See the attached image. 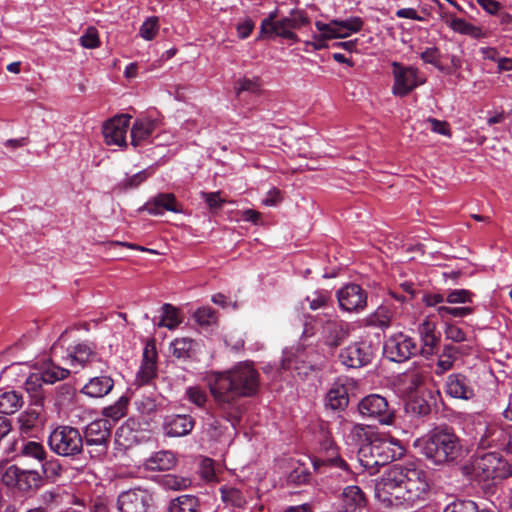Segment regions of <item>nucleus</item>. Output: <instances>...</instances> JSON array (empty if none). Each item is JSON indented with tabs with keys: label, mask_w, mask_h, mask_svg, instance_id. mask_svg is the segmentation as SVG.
Wrapping results in <instances>:
<instances>
[{
	"label": "nucleus",
	"mask_w": 512,
	"mask_h": 512,
	"mask_svg": "<svg viewBox=\"0 0 512 512\" xmlns=\"http://www.w3.org/2000/svg\"><path fill=\"white\" fill-rule=\"evenodd\" d=\"M152 500V494L146 489H129L118 496L117 509L119 512H148Z\"/></svg>",
	"instance_id": "16"
},
{
	"label": "nucleus",
	"mask_w": 512,
	"mask_h": 512,
	"mask_svg": "<svg viewBox=\"0 0 512 512\" xmlns=\"http://www.w3.org/2000/svg\"><path fill=\"white\" fill-rule=\"evenodd\" d=\"M392 320V312L386 306H379L373 313L365 318V325L369 327H378L386 329L390 326Z\"/></svg>",
	"instance_id": "37"
},
{
	"label": "nucleus",
	"mask_w": 512,
	"mask_h": 512,
	"mask_svg": "<svg viewBox=\"0 0 512 512\" xmlns=\"http://www.w3.org/2000/svg\"><path fill=\"white\" fill-rule=\"evenodd\" d=\"M47 443L53 453L72 460L84 452L82 433L78 428L69 425H59L53 429Z\"/></svg>",
	"instance_id": "6"
},
{
	"label": "nucleus",
	"mask_w": 512,
	"mask_h": 512,
	"mask_svg": "<svg viewBox=\"0 0 512 512\" xmlns=\"http://www.w3.org/2000/svg\"><path fill=\"white\" fill-rule=\"evenodd\" d=\"M200 501L194 495H181L171 500L168 512H198Z\"/></svg>",
	"instance_id": "36"
},
{
	"label": "nucleus",
	"mask_w": 512,
	"mask_h": 512,
	"mask_svg": "<svg viewBox=\"0 0 512 512\" xmlns=\"http://www.w3.org/2000/svg\"><path fill=\"white\" fill-rule=\"evenodd\" d=\"M315 27L319 32H321V38H325L326 40L339 38L336 26L332 24V20H330L328 23L316 21Z\"/></svg>",
	"instance_id": "57"
},
{
	"label": "nucleus",
	"mask_w": 512,
	"mask_h": 512,
	"mask_svg": "<svg viewBox=\"0 0 512 512\" xmlns=\"http://www.w3.org/2000/svg\"><path fill=\"white\" fill-rule=\"evenodd\" d=\"M342 506L355 512H363L367 506V498L358 486L350 485L343 490Z\"/></svg>",
	"instance_id": "25"
},
{
	"label": "nucleus",
	"mask_w": 512,
	"mask_h": 512,
	"mask_svg": "<svg viewBox=\"0 0 512 512\" xmlns=\"http://www.w3.org/2000/svg\"><path fill=\"white\" fill-rule=\"evenodd\" d=\"M278 9L271 11L261 21L258 38H270L273 36L290 40L293 43L300 41L294 30H299L310 23V19L304 10L291 9L288 16L278 18Z\"/></svg>",
	"instance_id": "5"
},
{
	"label": "nucleus",
	"mask_w": 512,
	"mask_h": 512,
	"mask_svg": "<svg viewBox=\"0 0 512 512\" xmlns=\"http://www.w3.org/2000/svg\"><path fill=\"white\" fill-rule=\"evenodd\" d=\"M221 499L226 505H230L234 508L244 509L247 501L243 493L235 488L222 486L220 488Z\"/></svg>",
	"instance_id": "40"
},
{
	"label": "nucleus",
	"mask_w": 512,
	"mask_h": 512,
	"mask_svg": "<svg viewBox=\"0 0 512 512\" xmlns=\"http://www.w3.org/2000/svg\"><path fill=\"white\" fill-rule=\"evenodd\" d=\"M418 352L419 348L415 340L403 333L390 336L384 343V353L393 362H404Z\"/></svg>",
	"instance_id": "12"
},
{
	"label": "nucleus",
	"mask_w": 512,
	"mask_h": 512,
	"mask_svg": "<svg viewBox=\"0 0 512 512\" xmlns=\"http://www.w3.org/2000/svg\"><path fill=\"white\" fill-rule=\"evenodd\" d=\"M13 475L17 488L23 492L37 490L44 484L42 475L35 470H22L14 467Z\"/></svg>",
	"instance_id": "23"
},
{
	"label": "nucleus",
	"mask_w": 512,
	"mask_h": 512,
	"mask_svg": "<svg viewBox=\"0 0 512 512\" xmlns=\"http://www.w3.org/2000/svg\"><path fill=\"white\" fill-rule=\"evenodd\" d=\"M474 312L472 307H448L439 306L437 307V313L442 319L448 318H462L468 316Z\"/></svg>",
	"instance_id": "44"
},
{
	"label": "nucleus",
	"mask_w": 512,
	"mask_h": 512,
	"mask_svg": "<svg viewBox=\"0 0 512 512\" xmlns=\"http://www.w3.org/2000/svg\"><path fill=\"white\" fill-rule=\"evenodd\" d=\"M310 472L304 466H298L293 469L287 478L288 483L294 485H302L310 480Z\"/></svg>",
	"instance_id": "54"
},
{
	"label": "nucleus",
	"mask_w": 512,
	"mask_h": 512,
	"mask_svg": "<svg viewBox=\"0 0 512 512\" xmlns=\"http://www.w3.org/2000/svg\"><path fill=\"white\" fill-rule=\"evenodd\" d=\"M40 374L43 377L45 384H54L57 381L67 378L70 374V370L60 367L53 361L49 360L43 363Z\"/></svg>",
	"instance_id": "35"
},
{
	"label": "nucleus",
	"mask_w": 512,
	"mask_h": 512,
	"mask_svg": "<svg viewBox=\"0 0 512 512\" xmlns=\"http://www.w3.org/2000/svg\"><path fill=\"white\" fill-rule=\"evenodd\" d=\"M162 316L158 322V327H166L169 330L175 329L181 322L182 318L179 315V310L169 303L163 304Z\"/></svg>",
	"instance_id": "42"
},
{
	"label": "nucleus",
	"mask_w": 512,
	"mask_h": 512,
	"mask_svg": "<svg viewBox=\"0 0 512 512\" xmlns=\"http://www.w3.org/2000/svg\"><path fill=\"white\" fill-rule=\"evenodd\" d=\"M426 472L416 463L394 464L375 485L379 500L389 505L413 503L428 491Z\"/></svg>",
	"instance_id": "2"
},
{
	"label": "nucleus",
	"mask_w": 512,
	"mask_h": 512,
	"mask_svg": "<svg viewBox=\"0 0 512 512\" xmlns=\"http://www.w3.org/2000/svg\"><path fill=\"white\" fill-rule=\"evenodd\" d=\"M332 24L336 26L339 38H347L353 33L361 31L364 21L358 16H353L343 20L332 19Z\"/></svg>",
	"instance_id": "32"
},
{
	"label": "nucleus",
	"mask_w": 512,
	"mask_h": 512,
	"mask_svg": "<svg viewBox=\"0 0 512 512\" xmlns=\"http://www.w3.org/2000/svg\"><path fill=\"white\" fill-rule=\"evenodd\" d=\"M305 353L303 351H298L297 353H285L282 361L281 367L284 370H293L298 375H307L309 371L314 370L315 364L311 361H306Z\"/></svg>",
	"instance_id": "24"
},
{
	"label": "nucleus",
	"mask_w": 512,
	"mask_h": 512,
	"mask_svg": "<svg viewBox=\"0 0 512 512\" xmlns=\"http://www.w3.org/2000/svg\"><path fill=\"white\" fill-rule=\"evenodd\" d=\"M447 23L457 33L468 35L475 39L487 37V33L481 27L468 23L464 19L451 16V20Z\"/></svg>",
	"instance_id": "33"
},
{
	"label": "nucleus",
	"mask_w": 512,
	"mask_h": 512,
	"mask_svg": "<svg viewBox=\"0 0 512 512\" xmlns=\"http://www.w3.org/2000/svg\"><path fill=\"white\" fill-rule=\"evenodd\" d=\"M130 119V115L121 114L104 123L102 133L108 145L126 146L125 139Z\"/></svg>",
	"instance_id": "17"
},
{
	"label": "nucleus",
	"mask_w": 512,
	"mask_h": 512,
	"mask_svg": "<svg viewBox=\"0 0 512 512\" xmlns=\"http://www.w3.org/2000/svg\"><path fill=\"white\" fill-rule=\"evenodd\" d=\"M113 386L114 381L109 376L93 377L82 388V393L93 398H101L107 395L113 389Z\"/></svg>",
	"instance_id": "26"
},
{
	"label": "nucleus",
	"mask_w": 512,
	"mask_h": 512,
	"mask_svg": "<svg viewBox=\"0 0 512 512\" xmlns=\"http://www.w3.org/2000/svg\"><path fill=\"white\" fill-rule=\"evenodd\" d=\"M194 426V418L186 414L167 416L163 424L165 434L169 437L186 436L191 433Z\"/></svg>",
	"instance_id": "20"
},
{
	"label": "nucleus",
	"mask_w": 512,
	"mask_h": 512,
	"mask_svg": "<svg viewBox=\"0 0 512 512\" xmlns=\"http://www.w3.org/2000/svg\"><path fill=\"white\" fill-rule=\"evenodd\" d=\"M258 90H259V84H258L257 80H255V79L243 78L237 82V87H236L237 94H240L241 92H245V91L251 92V93H256V92H258Z\"/></svg>",
	"instance_id": "59"
},
{
	"label": "nucleus",
	"mask_w": 512,
	"mask_h": 512,
	"mask_svg": "<svg viewBox=\"0 0 512 512\" xmlns=\"http://www.w3.org/2000/svg\"><path fill=\"white\" fill-rule=\"evenodd\" d=\"M200 473L204 480L208 482H217L218 478L215 472L214 461L210 458H204L201 467Z\"/></svg>",
	"instance_id": "55"
},
{
	"label": "nucleus",
	"mask_w": 512,
	"mask_h": 512,
	"mask_svg": "<svg viewBox=\"0 0 512 512\" xmlns=\"http://www.w3.org/2000/svg\"><path fill=\"white\" fill-rule=\"evenodd\" d=\"M336 298L340 309L345 312L359 313L367 307V291L355 283L346 284L337 290Z\"/></svg>",
	"instance_id": "13"
},
{
	"label": "nucleus",
	"mask_w": 512,
	"mask_h": 512,
	"mask_svg": "<svg viewBox=\"0 0 512 512\" xmlns=\"http://www.w3.org/2000/svg\"><path fill=\"white\" fill-rule=\"evenodd\" d=\"M23 405V399L16 391L4 392L0 395V413L13 414Z\"/></svg>",
	"instance_id": "39"
},
{
	"label": "nucleus",
	"mask_w": 512,
	"mask_h": 512,
	"mask_svg": "<svg viewBox=\"0 0 512 512\" xmlns=\"http://www.w3.org/2000/svg\"><path fill=\"white\" fill-rule=\"evenodd\" d=\"M443 512H477V504L472 500L456 499L449 503Z\"/></svg>",
	"instance_id": "51"
},
{
	"label": "nucleus",
	"mask_w": 512,
	"mask_h": 512,
	"mask_svg": "<svg viewBox=\"0 0 512 512\" xmlns=\"http://www.w3.org/2000/svg\"><path fill=\"white\" fill-rule=\"evenodd\" d=\"M318 321L321 324L320 341L330 349L338 348L350 335V324L337 316L326 320L319 318Z\"/></svg>",
	"instance_id": "11"
},
{
	"label": "nucleus",
	"mask_w": 512,
	"mask_h": 512,
	"mask_svg": "<svg viewBox=\"0 0 512 512\" xmlns=\"http://www.w3.org/2000/svg\"><path fill=\"white\" fill-rule=\"evenodd\" d=\"M453 363L454 361H452L448 357H444V354L441 353L437 360L434 373L438 376L444 374L446 371L450 370L453 367Z\"/></svg>",
	"instance_id": "64"
},
{
	"label": "nucleus",
	"mask_w": 512,
	"mask_h": 512,
	"mask_svg": "<svg viewBox=\"0 0 512 512\" xmlns=\"http://www.w3.org/2000/svg\"><path fill=\"white\" fill-rule=\"evenodd\" d=\"M185 395L191 403L198 407H204L208 399L206 392L199 386L187 388Z\"/></svg>",
	"instance_id": "52"
},
{
	"label": "nucleus",
	"mask_w": 512,
	"mask_h": 512,
	"mask_svg": "<svg viewBox=\"0 0 512 512\" xmlns=\"http://www.w3.org/2000/svg\"><path fill=\"white\" fill-rule=\"evenodd\" d=\"M254 27H255V23L250 18H247L243 22L238 23L236 26L238 37L240 39L248 38L250 36V34L252 33Z\"/></svg>",
	"instance_id": "61"
},
{
	"label": "nucleus",
	"mask_w": 512,
	"mask_h": 512,
	"mask_svg": "<svg viewBox=\"0 0 512 512\" xmlns=\"http://www.w3.org/2000/svg\"><path fill=\"white\" fill-rule=\"evenodd\" d=\"M41 464L43 481L54 483L62 476L64 469L59 459L46 456Z\"/></svg>",
	"instance_id": "38"
},
{
	"label": "nucleus",
	"mask_w": 512,
	"mask_h": 512,
	"mask_svg": "<svg viewBox=\"0 0 512 512\" xmlns=\"http://www.w3.org/2000/svg\"><path fill=\"white\" fill-rule=\"evenodd\" d=\"M420 58L424 63L431 64L438 69H442L441 52L437 47H428L420 53Z\"/></svg>",
	"instance_id": "53"
},
{
	"label": "nucleus",
	"mask_w": 512,
	"mask_h": 512,
	"mask_svg": "<svg viewBox=\"0 0 512 512\" xmlns=\"http://www.w3.org/2000/svg\"><path fill=\"white\" fill-rule=\"evenodd\" d=\"M418 332L422 342L419 352L423 357L428 358L434 354V350L440 340V334H436V326L433 322L424 321L419 325Z\"/></svg>",
	"instance_id": "21"
},
{
	"label": "nucleus",
	"mask_w": 512,
	"mask_h": 512,
	"mask_svg": "<svg viewBox=\"0 0 512 512\" xmlns=\"http://www.w3.org/2000/svg\"><path fill=\"white\" fill-rule=\"evenodd\" d=\"M159 30L158 18L156 16L146 19L140 27L139 34L145 40H152L155 38Z\"/></svg>",
	"instance_id": "47"
},
{
	"label": "nucleus",
	"mask_w": 512,
	"mask_h": 512,
	"mask_svg": "<svg viewBox=\"0 0 512 512\" xmlns=\"http://www.w3.org/2000/svg\"><path fill=\"white\" fill-rule=\"evenodd\" d=\"M314 470L318 473H327L329 468L348 470V464L339 454L336 444L329 438L320 443L319 455L312 460Z\"/></svg>",
	"instance_id": "14"
},
{
	"label": "nucleus",
	"mask_w": 512,
	"mask_h": 512,
	"mask_svg": "<svg viewBox=\"0 0 512 512\" xmlns=\"http://www.w3.org/2000/svg\"><path fill=\"white\" fill-rule=\"evenodd\" d=\"M177 463L175 453L169 450H161L153 453L144 462L147 471H166L174 468Z\"/></svg>",
	"instance_id": "22"
},
{
	"label": "nucleus",
	"mask_w": 512,
	"mask_h": 512,
	"mask_svg": "<svg viewBox=\"0 0 512 512\" xmlns=\"http://www.w3.org/2000/svg\"><path fill=\"white\" fill-rule=\"evenodd\" d=\"M194 319L201 326H210L216 323L217 316L215 310L212 308L203 307L195 311Z\"/></svg>",
	"instance_id": "50"
},
{
	"label": "nucleus",
	"mask_w": 512,
	"mask_h": 512,
	"mask_svg": "<svg viewBox=\"0 0 512 512\" xmlns=\"http://www.w3.org/2000/svg\"><path fill=\"white\" fill-rule=\"evenodd\" d=\"M428 122L430 123V128L433 132L445 136L450 135L449 124L446 121H440L435 118H429Z\"/></svg>",
	"instance_id": "63"
},
{
	"label": "nucleus",
	"mask_w": 512,
	"mask_h": 512,
	"mask_svg": "<svg viewBox=\"0 0 512 512\" xmlns=\"http://www.w3.org/2000/svg\"><path fill=\"white\" fill-rule=\"evenodd\" d=\"M446 393L456 399L470 400L475 396L471 380L462 373L448 375L445 383Z\"/></svg>",
	"instance_id": "19"
},
{
	"label": "nucleus",
	"mask_w": 512,
	"mask_h": 512,
	"mask_svg": "<svg viewBox=\"0 0 512 512\" xmlns=\"http://www.w3.org/2000/svg\"><path fill=\"white\" fill-rule=\"evenodd\" d=\"M156 374L154 362L146 361L138 373L142 383H148Z\"/></svg>",
	"instance_id": "60"
},
{
	"label": "nucleus",
	"mask_w": 512,
	"mask_h": 512,
	"mask_svg": "<svg viewBox=\"0 0 512 512\" xmlns=\"http://www.w3.org/2000/svg\"><path fill=\"white\" fill-rule=\"evenodd\" d=\"M197 343L188 337L176 338L171 343L173 356L178 359H190L196 352Z\"/></svg>",
	"instance_id": "34"
},
{
	"label": "nucleus",
	"mask_w": 512,
	"mask_h": 512,
	"mask_svg": "<svg viewBox=\"0 0 512 512\" xmlns=\"http://www.w3.org/2000/svg\"><path fill=\"white\" fill-rule=\"evenodd\" d=\"M372 358V347L364 341L349 344L338 355L339 362L347 368L364 367L372 361Z\"/></svg>",
	"instance_id": "15"
},
{
	"label": "nucleus",
	"mask_w": 512,
	"mask_h": 512,
	"mask_svg": "<svg viewBox=\"0 0 512 512\" xmlns=\"http://www.w3.org/2000/svg\"><path fill=\"white\" fill-rule=\"evenodd\" d=\"M445 335L454 342H463L466 340L465 332L455 325H448L445 330Z\"/></svg>",
	"instance_id": "62"
},
{
	"label": "nucleus",
	"mask_w": 512,
	"mask_h": 512,
	"mask_svg": "<svg viewBox=\"0 0 512 512\" xmlns=\"http://www.w3.org/2000/svg\"><path fill=\"white\" fill-rule=\"evenodd\" d=\"M112 424L109 419H97L89 423L82 434L84 447L91 458L101 459L109 449Z\"/></svg>",
	"instance_id": "7"
},
{
	"label": "nucleus",
	"mask_w": 512,
	"mask_h": 512,
	"mask_svg": "<svg viewBox=\"0 0 512 512\" xmlns=\"http://www.w3.org/2000/svg\"><path fill=\"white\" fill-rule=\"evenodd\" d=\"M142 210L153 216H161L165 211L181 213L182 206L173 193H158L143 205Z\"/></svg>",
	"instance_id": "18"
},
{
	"label": "nucleus",
	"mask_w": 512,
	"mask_h": 512,
	"mask_svg": "<svg viewBox=\"0 0 512 512\" xmlns=\"http://www.w3.org/2000/svg\"><path fill=\"white\" fill-rule=\"evenodd\" d=\"M43 383L45 382L40 372L33 373L28 376L24 383L25 390L31 395L32 398H34V402L37 405H41L44 400V395L42 393Z\"/></svg>",
	"instance_id": "41"
},
{
	"label": "nucleus",
	"mask_w": 512,
	"mask_h": 512,
	"mask_svg": "<svg viewBox=\"0 0 512 512\" xmlns=\"http://www.w3.org/2000/svg\"><path fill=\"white\" fill-rule=\"evenodd\" d=\"M207 381L216 412L236 428L243 412L240 399L253 397L258 393L259 372L251 363L239 362L228 370L212 372Z\"/></svg>",
	"instance_id": "1"
},
{
	"label": "nucleus",
	"mask_w": 512,
	"mask_h": 512,
	"mask_svg": "<svg viewBox=\"0 0 512 512\" xmlns=\"http://www.w3.org/2000/svg\"><path fill=\"white\" fill-rule=\"evenodd\" d=\"M95 357L94 344L79 343L69 352L70 366L75 367L79 365L83 367L85 363L93 360Z\"/></svg>",
	"instance_id": "30"
},
{
	"label": "nucleus",
	"mask_w": 512,
	"mask_h": 512,
	"mask_svg": "<svg viewBox=\"0 0 512 512\" xmlns=\"http://www.w3.org/2000/svg\"><path fill=\"white\" fill-rule=\"evenodd\" d=\"M431 399L430 391L415 395L406 404V410L415 416L425 417L431 413Z\"/></svg>",
	"instance_id": "31"
},
{
	"label": "nucleus",
	"mask_w": 512,
	"mask_h": 512,
	"mask_svg": "<svg viewBox=\"0 0 512 512\" xmlns=\"http://www.w3.org/2000/svg\"><path fill=\"white\" fill-rule=\"evenodd\" d=\"M358 410L363 417L371 418L383 425H391L395 420L394 408L379 394L364 397L358 404Z\"/></svg>",
	"instance_id": "10"
},
{
	"label": "nucleus",
	"mask_w": 512,
	"mask_h": 512,
	"mask_svg": "<svg viewBox=\"0 0 512 512\" xmlns=\"http://www.w3.org/2000/svg\"><path fill=\"white\" fill-rule=\"evenodd\" d=\"M421 453L436 465H455L465 459L468 450L453 427L439 425L422 439Z\"/></svg>",
	"instance_id": "3"
},
{
	"label": "nucleus",
	"mask_w": 512,
	"mask_h": 512,
	"mask_svg": "<svg viewBox=\"0 0 512 512\" xmlns=\"http://www.w3.org/2000/svg\"><path fill=\"white\" fill-rule=\"evenodd\" d=\"M79 41L81 46L86 49L98 48L100 46L98 30L93 26L88 27L80 37Z\"/></svg>",
	"instance_id": "49"
},
{
	"label": "nucleus",
	"mask_w": 512,
	"mask_h": 512,
	"mask_svg": "<svg viewBox=\"0 0 512 512\" xmlns=\"http://www.w3.org/2000/svg\"><path fill=\"white\" fill-rule=\"evenodd\" d=\"M159 484L166 490L179 491L190 487L192 485V480L189 477L166 474L160 478Z\"/></svg>",
	"instance_id": "43"
},
{
	"label": "nucleus",
	"mask_w": 512,
	"mask_h": 512,
	"mask_svg": "<svg viewBox=\"0 0 512 512\" xmlns=\"http://www.w3.org/2000/svg\"><path fill=\"white\" fill-rule=\"evenodd\" d=\"M404 452L405 449L398 440L373 434L361 444L357 458L364 469L374 474L381 466L400 458Z\"/></svg>",
	"instance_id": "4"
},
{
	"label": "nucleus",
	"mask_w": 512,
	"mask_h": 512,
	"mask_svg": "<svg viewBox=\"0 0 512 512\" xmlns=\"http://www.w3.org/2000/svg\"><path fill=\"white\" fill-rule=\"evenodd\" d=\"M40 422L39 413L31 410L21 414L18 423L22 433H30Z\"/></svg>",
	"instance_id": "45"
},
{
	"label": "nucleus",
	"mask_w": 512,
	"mask_h": 512,
	"mask_svg": "<svg viewBox=\"0 0 512 512\" xmlns=\"http://www.w3.org/2000/svg\"><path fill=\"white\" fill-rule=\"evenodd\" d=\"M157 121L149 118L137 119L131 127V144L134 147L147 140L154 132Z\"/></svg>",
	"instance_id": "27"
},
{
	"label": "nucleus",
	"mask_w": 512,
	"mask_h": 512,
	"mask_svg": "<svg viewBox=\"0 0 512 512\" xmlns=\"http://www.w3.org/2000/svg\"><path fill=\"white\" fill-rule=\"evenodd\" d=\"M12 450L19 455L33 458L42 462L47 456L44 446L36 441L17 440L12 445Z\"/></svg>",
	"instance_id": "28"
},
{
	"label": "nucleus",
	"mask_w": 512,
	"mask_h": 512,
	"mask_svg": "<svg viewBox=\"0 0 512 512\" xmlns=\"http://www.w3.org/2000/svg\"><path fill=\"white\" fill-rule=\"evenodd\" d=\"M306 300L309 302L310 309L317 310L326 307L330 297L326 293L316 292L313 297H307Z\"/></svg>",
	"instance_id": "58"
},
{
	"label": "nucleus",
	"mask_w": 512,
	"mask_h": 512,
	"mask_svg": "<svg viewBox=\"0 0 512 512\" xmlns=\"http://www.w3.org/2000/svg\"><path fill=\"white\" fill-rule=\"evenodd\" d=\"M149 174L147 170H142L132 176L126 177L122 182L121 186L124 189L137 188L140 184L147 180Z\"/></svg>",
	"instance_id": "56"
},
{
	"label": "nucleus",
	"mask_w": 512,
	"mask_h": 512,
	"mask_svg": "<svg viewBox=\"0 0 512 512\" xmlns=\"http://www.w3.org/2000/svg\"><path fill=\"white\" fill-rule=\"evenodd\" d=\"M348 403V388L344 384L334 383L326 395V406L333 410H343Z\"/></svg>",
	"instance_id": "29"
},
{
	"label": "nucleus",
	"mask_w": 512,
	"mask_h": 512,
	"mask_svg": "<svg viewBox=\"0 0 512 512\" xmlns=\"http://www.w3.org/2000/svg\"><path fill=\"white\" fill-rule=\"evenodd\" d=\"M391 67L394 79L392 94L397 97L402 98L407 96L414 89L426 82V78L421 76L417 67L405 66L397 61H393Z\"/></svg>",
	"instance_id": "8"
},
{
	"label": "nucleus",
	"mask_w": 512,
	"mask_h": 512,
	"mask_svg": "<svg viewBox=\"0 0 512 512\" xmlns=\"http://www.w3.org/2000/svg\"><path fill=\"white\" fill-rule=\"evenodd\" d=\"M128 400L126 397H121L114 405L104 408V415L114 421L119 420L126 414Z\"/></svg>",
	"instance_id": "46"
},
{
	"label": "nucleus",
	"mask_w": 512,
	"mask_h": 512,
	"mask_svg": "<svg viewBox=\"0 0 512 512\" xmlns=\"http://www.w3.org/2000/svg\"><path fill=\"white\" fill-rule=\"evenodd\" d=\"M473 468L476 477L480 481H502L506 479V459L500 453L489 452L477 457Z\"/></svg>",
	"instance_id": "9"
},
{
	"label": "nucleus",
	"mask_w": 512,
	"mask_h": 512,
	"mask_svg": "<svg viewBox=\"0 0 512 512\" xmlns=\"http://www.w3.org/2000/svg\"><path fill=\"white\" fill-rule=\"evenodd\" d=\"M474 294L466 289L450 290L446 296V302L450 304H465L471 303Z\"/></svg>",
	"instance_id": "48"
}]
</instances>
